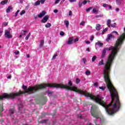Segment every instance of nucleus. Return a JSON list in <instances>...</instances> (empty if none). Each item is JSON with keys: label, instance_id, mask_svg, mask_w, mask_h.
Returning a JSON list of instances; mask_svg holds the SVG:
<instances>
[{"label": "nucleus", "instance_id": "obj_1", "mask_svg": "<svg viewBox=\"0 0 125 125\" xmlns=\"http://www.w3.org/2000/svg\"><path fill=\"white\" fill-rule=\"evenodd\" d=\"M103 74L106 86L110 92V96L111 97V102L108 105H107L106 103L103 101L104 97H101L99 95H97L96 96L92 95L90 93H88L86 91H84L82 90L78 89V88L76 86L71 87L73 85V83H72V81L71 80L68 82V84L69 86L68 85L61 84L60 83H49V84H52L57 87L48 86V87H54L56 88H61V89L71 90L75 92H78L80 94H83V95H84L85 97H90L91 100H94L96 103H97L98 104L103 106V107H104L108 115H109V116H113L114 114L117 113V112L119 110V94H118V91L116 88H115L114 85L112 83V82H111V79H110V71L109 73V81H106V80L105 79L104 69Z\"/></svg>", "mask_w": 125, "mask_h": 125}, {"label": "nucleus", "instance_id": "obj_2", "mask_svg": "<svg viewBox=\"0 0 125 125\" xmlns=\"http://www.w3.org/2000/svg\"><path fill=\"white\" fill-rule=\"evenodd\" d=\"M47 86H53V87H57V86L49 84V83H46L44 85L39 84L36 85L34 86H29L28 87L27 86L23 84L22 88L24 91L20 90L17 93H11L9 94L4 93L2 96H0V100H2V99H15L16 97L20 96L21 94H25V93H35L37 91H39L40 89H43V88H45Z\"/></svg>", "mask_w": 125, "mask_h": 125}, {"label": "nucleus", "instance_id": "obj_3", "mask_svg": "<svg viewBox=\"0 0 125 125\" xmlns=\"http://www.w3.org/2000/svg\"><path fill=\"white\" fill-rule=\"evenodd\" d=\"M91 115L92 117L99 119V114L98 113V106L95 104H93L91 107Z\"/></svg>", "mask_w": 125, "mask_h": 125}, {"label": "nucleus", "instance_id": "obj_4", "mask_svg": "<svg viewBox=\"0 0 125 125\" xmlns=\"http://www.w3.org/2000/svg\"><path fill=\"white\" fill-rule=\"evenodd\" d=\"M5 37L6 39H12L13 36L9 30H5Z\"/></svg>", "mask_w": 125, "mask_h": 125}, {"label": "nucleus", "instance_id": "obj_5", "mask_svg": "<svg viewBox=\"0 0 125 125\" xmlns=\"http://www.w3.org/2000/svg\"><path fill=\"white\" fill-rule=\"evenodd\" d=\"M49 19V16L48 15H46L43 18V19L41 20L42 23H46L47 21Z\"/></svg>", "mask_w": 125, "mask_h": 125}, {"label": "nucleus", "instance_id": "obj_6", "mask_svg": "<svg viewBox=\"0 0 125 125\" xmlns=\"http://www.w3.org/2000/svg\"><path fill=\"white\" fill-rule=\"evenodd\" d=\"M107 50H109V48H105L103 50L102 54L101 56V58H104L105 56H106V53L107 52Z\"/></svg>", "mask_w": 125, "mask_h": 125}, {"label": "nucleus", "instance_id": "obj_7", "mask_svg": "<svg viewBox=\"0 0 125 125\" xmlns=\"http://www.w3.org/2000/svg\"><path fill=\"white\" fill-rule=\"evenodd\" d=\"M73 41H74V38L73 37H70L68 39V41L67 42V44H72L73 43Z\"/></svg>", "mask_w": 125, "mask_h": 125}, {"label": "nucleus", "instance_id": "obj_8", "mask_svg": "<svg viewBox=\"0 0 125 125\" xmlns=\"http://www.w3.org/2000/svg\"><path fill=\"white\" fill-rule=\"evenodd\" d=\"M45 14H46V12L42 11V13H40L39 15H38V17L39 18H42V17H43Z\"/></svg>", "mask_w": 125, "mask_h": 125}, {"label": "nucleus", "instance_id": "obj_9", "mask_svg": "<svg viewBox=\"0 0 125 125\" xmlns=\"http://www.w3.org/2000/svg\"><path fill=\"white\" fill-rule=\"evenodd\" d=\"M9 112L10 114H12L14 113V112H15V108L14 107V106H11L9 110Z\"/></svg>", "mask_w": 125, "mask_h": 125}, {"label": "nucleus", "instance_id": "obj_10", "mask_svg": "<svg viewBox=\"0 0 125 125\" xmlns=\"http://www.w3.org/2000/svg\"><path fill=\"white\" fill-rule=\"evenodd\" d=\"M12 9H13L12 6H9L6 10V13H9L10 12V10H12Z\"/></svg>", "mask_w": 125, "mask_h": 125}, {"label": "nucleus", "instance_id": "obj_11", "mask_svg": "<svg viewBox=\"0 0 125 125\" xmlns=\"http://www.w3.org/2000/svg\"><path fill=\"white\" fill-rule=\"evenodd\" d=\"M3 111V106H2V105H0V116L1 117H2V112Z\"/></svg>", "mask_w": 125, "mask_h": 125}, {"label": "nucleus", "instance_id": "obj_12", "mask_svg": "<svg viewBox=\"0 0 125 125\" xmlns=\"http://www.w3.org/2000/svg\"><path fill=\"white\" fill-rule=\"evenodd\" d=\"M7 2H8V0H2L0 3L1 5H4V4H6Z\"/></svg>", "mask_w": 125, "mask_h": 125}, {"label": "nucleus", "instance_id": "obj_13", "mask_svg": "<svg viewBox=\"0 0 125 125\" xmlns=\"http://www.w3.org/2000/svg\"><path fill=\"white\" fill-rule=\"evenodd\" d=\"M96 30H97V31H100V30H101V25L99 24H97L96 25Z\"/></svg>", "mask_w": 125, "mask_h": 125}, {"label": "nucleus", "instance_id": "obj_14", "mask_svg": "<svg viewBox=\"0 0 125 125\" xmlns=\"http://www.w3.org/2000/svg\"><path fill=\"white\" fill-rule=\"evenodd\" d=\"M96 45H98V46L101 47V46H103V43L100 42H97L96 43Z\"/></svg>", "mask_w": 125, "mask_h": 125}, {"label": "nucleus", "instance_id": "obj_15", "mask_svg": "<svg viewBox=\"0 0 125 125\" xmlns=\"http://www.w3.org/2000/svg\"><path fill=\"white\" fill-rule=\"evenodd\" d=\"M44 43V41L41 40L40 42V47L42 48L43 46V44Z\"/></svg>", "mask_w": 125, "mask_h": 125}, {"label": "nucleus", "instance_id": "obj_16", "mask_svg": "<svg viewBox=\"0 0 125 125\" xmlns=\"http://www.w3.org/2000/svg\"><path fill=\"white\" fill-rule=\"evenodd\" d=\"M122 1H123V0H116V3L118 5H121V4H122Z\"/></svg>", "mask_w": 125, "mask_h": 125}, {"label": "nucleus", "instance_id": "obj_17", "mask_svg": "<svg viewBox=\"0 0 125 125\" xmlns=\"http://www.w3.org/2000/svg\"><path fill=\"white\" fill-rule=\"evenodd\" d=\"M113 38V35L110 34L107 39H106V42H109L110 41V40H111L112 38Z\"/></svg>", "mask_w": 125, "mask_h": 125}, {"label": "nucleus", "instance_id": "obj_18", "mask_svg": "<svg viewBox=\"0 0 125 125\" xmlns=\"http://www.w3.org/2000/svg\"><path fill=\"white\" fill-rule=\"evenodd\" d=\"M107 25L109 27H111V20H108L107 21Z\"/></svg>", "mask_w": 125, "mask_h": 125}, {"label": "nucleus", "instance_id": "obj_19", "mask_svg": "<svg viewBox=\"0 0 125 125\" xmlns=\"http://www.w3.org/2000/svg\"><path fill=\"white\" fill-rule=\"evenodd\" d=\"M101 65H104V60L103 59L99 62V66H101Z\"/></svg>", "mask_w": 125, "mask_h": 125}, {"label": "nucleus", "instance_id": "obj_20", "mask_svg": "<svg viewBox=\"0 0 125 125\" xmlns=\"http://www.w3.org/2000/svg\"><path fill=\"white\" fill-rule=\"evenodd\" d=\"M45 27H46V28H49V27H51V23H47V24H46L45 25Z\"/></svg>", "mask_w": 125, "mask_h": 125}, {"label": "nucleus", "instance_id": "obj_21", "mask_svg": "<svg viewBox=\"0 0 125 125\" xmlns=\"http://www.w3.org/2000/svg\"><path fill=\"white\" fill-rule=\"evenodd\" d=\"M40 4H41V1L39 0L35 3V6H37V5H40Z\"/></svg>", "mask_w": 125, "mask_h": 125}, {"label": "nucleus", "instance_id": "obj_22", "mask_svg": "<svg viewBox=\"0 0 125 125\" xmlns=\"http://www.w3.org/2000/svg\"><path fill=\"white\" fill-rule=\"evenodd\" d=\"M30 37H31V33H29L27 36L25 38V40H26V41H28V40H29V38H30Z\"/></svg>", "mask_w": 125, "mask_h": 125}, {"label": "nucleus", "instance_id": "obj_23", "mask_svg": "<svg viewBox=\"0 0 125 125\" xmlns=\"http://www.w3.org/2000/svg\"><path fill=\"white\" fill-rule=\"evenodd\" d=\"M64 23L66 28H68V27H69V21H65Z\"/></svg>", "mask_w": 125, "mask_h": 125}, {"label": "nucleus", "instance_id": "obj_24", "mask_svg": "<svg viewBox=\"0 0 125 125\" xmlns=\"http://www.w3.org/2000/svg\"><path fill=\"white\" fill-rule=\"evenodd\" d=\"M18 107L19 108V112H20V109L23 108V105L22 104H19L18 105Z\"/></svg>", "mask_w": 125, "mask_h": 125}, {"label": "nucleus", "instance_id": "obj_25", "mask_svg": "<svg viewBox=\"0 0 125 125\" xmlns=\"http://www.w3.org/2000/svg\"><path fill=\"white\" fill-rule=\"evenodd\" d=\"M96 58H97L96 56H94L92 58V62H94L96 60Z\"/></svg>", "mask_w": 125, "mask_h": 125}, {"label": "nucleus", "instance_id": "obj_26", "mask_svg": "<svg viewBox=\"0 0 125 125\" xmlns=\"http://www.w3.org/2000/svg\"><path fill=\"white\" fill-rule=\"evenodd\" d=\"M42 101H45V102H46V101H47V98L46 97H44L42 98Z\"/></svg>", "mask_w": 125, "mask_h": 125}, {"label": "nucleus", "instance_id": "obj_27", "mask_svg": "<svg viewBox=\"0 0 125 125\" xmlns=\"http://www.w3.org/2000/svg\"><path fill=\"white\" fill-rule=\"evenodd\" d=\"M25 13H26V11H25L24 10H23L20 12V15H23V14H25Z\"/></svg>", "mask_w": 125, "mask_h": 125}, {"label": "nucleus", "instance_id": "obj_28", "mask_svg": "<svg viewBox=\"0 0 125 125\" xmlns=\"http://www.w3.org/2000/svg\"><path fill=\"white\" fill-rule=\"evenodd\" d=\"M85 74L87 76H89V75H90V71H89L88 70H87L85 72Z\"/></svg>", "mask_w": 125, "mask_h": 125}, {"label": "nucleus", "instance_id": "obj_29", "mask_svg": "<svg viewBox=\"0 0 125 125\" xmlns=\"http://www.w3.org/2000/svg\"><path fill=\"white\" fill-rule=\"evenodd\" d=\"M92 8H93V7H90L89 8H88L87 9H86V11L87 12H88V11H90V10H91V9H92Z\"/></svg>", "mask_w": 125, "mask_h": 125}, {"label": "nucleus", "instance_id": "obj_30", "mask_svg": "<svg viewBox=\"0 0 125 125\" xmlns=\"http://www.w3.org/2000/svg\"><path fill=\"white\" fill-rule=\"evenodd\" d=\"M46 115V113H42L41 116V118H44L45 116Z\"/></svg>", "mask_w": 125, "mask_h": 125}, {"label": "nucleus", "instance_id": "obj_31", "mask_svg": "<svg viewBox=\"0 0 125 125\" xmlns=\"http://www.w3.org/2000/svg\"><path fill=\"white\" fill-rule=\"evenodd\" d=\"M83 1H82V0H80L79 2V7H82V5L83 4Z\"/></svg>", "mask_w": 125, "mask_h": 125}, {"label": "nucleus", "instance_id": "obj_32", "mask_svg": "<svg viewBox=\"0 0 125 125\" xmlns=\"http://www.w3.org/2000/svg\"><path fill=\"white\" fill-rule=\"evenodd\" d=\"M20 12V10H18L15 13V17H17L18 16V13Z\"/></svg>", "mask_w": 125, "mask_h": 125}, {"label": "nucleus", "instance_id": "obj_33", "mask_svg": "<svg viewBox=\"0 0 125 125\" xmlns=\"http://www.w3.org/2000/svg\"><path fill=\"white\" fill-rule=\"evenodd\" d=\"M93 12L94 13H98V11H97V9L96 8H94L93 10Z\"/></svg>", "mask_w": 125, "mask_h": 125}, {"label": "nucleus", "instance_id": "obj_34", "mask_svg": "<svg viewBox=\"0 0 125 125\" xmlns=\"http://www.w3.org/2000/svg\"><path fill=\"white\" fill-rule=\"evenodd\" d=\"M80 82H81V80H80V79H79V78L76 79V83H77V84H78V83H80Z\"/></svg>", "mask_w": 125, "mask_h": 125}, {"label": "nucleus", "instance_id": "obj_35", "mask_svg": "<svg viewBox=\"0 0 125 125\" xmlns=\"http://www.w3.org/2000/svg\"><path fill=\"white\" fill-rule=\"evenodd\" d=\"M57 56H58V55L57 54H55L52 57V59L54 60V59H56V57Z\"/></svg>", "mask_w": 125, "mask_h": 125}, {"label": "nucleus", "instance_id": "obj_36", "mask_svg": "<svg viewBox=\"0 0 125 125\" xmlns=\"http://www.w3.org/2000/svg\"><path fill=\"white\" fill-rule=\"evenodd\" d=\"M21 32H23V33H24L22 34V36H25L26 35L25 33H27V32H28V31H27V30H22Z\"/></svg>", "mask_w": 125, "mask_h": 125}, {"label": "nucleus", "instance_id": "obj_37", "mask_svg": "<svg viewBox=\"0 0 125 125\" xmlns=\"http://www.w3.org/2000/svg\"><path fill=\"white\" fill-rule=\"evenodd\" d=\"M82 3L84 5L85 4H86V3H87V0H84L83 1H82Z\"/></svg>", "mask_w": 125, "mask_h": 125}, {"label": "nucleus", "instance_id": "obj_38", "mask_svg": "<svg viewBox=\"0 0 125 125\" xmlns=\"http://www.w3.org/2000/svg\"><path fill=\"white\" fill-rule=\"evenodd\" d=\"M101 17H103V16L101 15L95 16L96 18H101Z\"/></svg>", "mask_w": 125, "mask_h": 125}, {"label": "nucleus", "instance_id": "obj_39", "mask_svg": "<svg viewBox=\"0 0 125 125\" xmlns=\"http://www.w3.org/2000/svg\"><path fill=\"white\" fill-rule=\"evenodd\" d=\"M85 24V21H83L82 22H81L80 24V25H82V26H83V25Z\"/></svg>", "mask_w": 125, "mask_h": 125}, {"label": "nucleus", "instance_id": "obj_40", "mask_svg": "<svg viewBox=\"0 0 125 125\" xmlns=\"http://www.w3.org/2000/svg\"><path fill=\"white\" fill-rule=\"evenodd\" d=\"M103 6L104 7H107V6H109V5L108 4L104 3L103 4Z\"/></svg>", "mask_w": 125, "mask_h": 125}, {"label": "nucleus", "instance_id": "obj_41", "mask_svg": "<svg viewBox=\"0 0 125 125\" xmlns=\"http://www.w3.org/2000/svg\"><path fill=\"white\" fill-rule=\"evenodd\" d=\"M108 29L109 28L108 27H106L103 30V32H104V33H105V32H107V31H108Z\"/></svg>", "mask_w": 125, "mask_h": 125}, {"label": "nucleus", "instance_id": "obj_42", "mask_svg": "<svg viewBox=\"0 0 125 125\" xmlns=\"http://www.w3.org/2000/svg\"><path fill=\"white\" fill-rule=\"evenodd\" d=\"M7 25H8V22H4L3 23V26H4V27L7 26Z\"/></svg>", "mask_w": 125, "mask_h": 125}, {"label": "nucleus", "instance_id": "obj_43", "mask_svg": "<svg viewBox=\"0 0 125 125\" xmlns=\"http://www.w3.org/2000/svg\"><path fill=\"white\" fill-rule=\"evenodd\" d=\"M74 42H77L79 41V38H77L74 40H73Z\"/></svg>", "mask_w": 125, "mask_h": 125}, {"label": "nucleus", "instance_id": "obj_44", "mask_svg": "<svg viewBox=\"0 0 125 125\" xmlns=\"http://www.w3.org/2000/svg\"><path fill=\"white\" fill-rule=\"evenodd\" d=\"M100 89H102V90H104L106 87L104 86H101V87H99Z\"/></svg>", "mask_w": 125, "mask_h": 125}, {"label": "nucleus", "instance_id": "obj_45", "mask_svg": "<svg viewBox=\"0 0 125 125\" xmlns=\"http://www.w3.org/2000/svg\"><path fill=\"white\" fill-rule=\"evenodd\" d=\"M94 86H96V87H97V86H98V83L95 82V83H94Z\"/></svg>", "mask_w": 125, "mask_h": 125}, {"label": "nucleus", "instance_id": "obj_46", "mask_svg": "<svg viewBox=\"0 0 125 125\" xmlns=\"http://www.w3.org/2000/svg\"><path fill=\"white\" fill-rule=\"evenodd\" d=\"M46 0H40V2L42 4H43L44 3V1H45Z\"/></svg>", "mask_w": 125, "mask_h": 125}, {"label": "nucleus", "instance_id": "obj_47", "mask_svg": "<svg viewBox=\"0 0 125 125\" xmlns=\"http://www.w3.org/2000/svg\"><path fill=\"white\" fill-rule=\"evenodd\" d=\"M83 62H84V64H85V62H86V59L85 58L83 59Z\"/></svg>", "mask_w": 125, "mask_h": 125}, {"label": "nucleus", "instance_id": "obj_48", "mask_svg": "<svg viewBox=\"0 0 125 125\" xmlns=\"http://www.w3.org/2000/svg\"><path fill=\"white\" fill-rule=\"evenodd\" d=\"M60 1V0H56V1H55V4H57V3H58Z\"/></svg>", "mask_w": 125, "mask_h": 125}, {"label": "nucleus", "instance_id": "obj_49", "mask_svg": "<svg viewBox=\"0 0 125 125\" xmlns=\"http://www.w3.org/2000/svg\"><path fill=\"white\" fill-rule=\"evenodd\" d=\"M14 53L16 55H18V54H19V51H16Z\"/></svg>", "mask_w": 125, "mask_h": 125}, {"label": "nucleus", "instance_id": "obj_50", "mask_svg": "<svg viewBox=\"0 0 125 125\" xmlns=\"http://www.w3.org/2000/svg\"><path fill=\"white\" fill-rule=\"evenodd\" d=\"M60 35L61 36H64V32H63V31H62V32L60 33Z\"/></svg>", "mask_w": 125, "mask_h": 125}, {"label": "nucleus", "instance_id": "obj_51", "mask_svg": "<svg viewBox=\"0 0 125 125\" xmlns=\"http://www.w3.org/2000/svg\"><path fill=\"white\" fill-rule=\"evenodd\" d=\"M68 16H72V11L69 12Z\"/></svg>", "mask_w": 125, "mask_h": 125}, {"label": "nucleus", "instance_id": "obj_52", "mask_svg": "<svg viewBox=\"0 0 125 125\" xmlns=\"http://www.w3.org/2000/svg\"><path fill=\"white\" fill-rule=\"evenodd\" d=\"M90 40L91 41H93V40H94V36H91Z\"/></svg>", "mask_w": 125, "mask_h": 125}, {"label": "nucleus", "instance_id": "obj_53", "mask_svg": "<svg viewBox=\"0 0 125 125\" xmlns=\"http://www.w3.org/2000/svg\"><path fill=\"white\" fill-rule=\"evenodd\" d=\"M111 26L112 28H116V25L114 24H111Z\"/></svg>", "mask_w": 125, "mask_h": 125}, {"label": "nucleus", "instance_id": "obj_54", "mask_svg": "<svg viewBox=\"0 0 125 125\" xmlns=\"http://www.w3.org/2000/svg\"><path fill=\"white\" fill-rule=\"evenodd\" d=\"M70 2H74L77 1V0H69Z\"/></svg>", "mask_w": 125, "mask_h": 125}, {"label": "nucleus", "instance_id": "obj_55", "mask_svg": "<svg viewBox=\"0 0 125 125\" xmlns=\"http://www.w3.org/2000/svg\"><path fill=\"white\" fill-rule=\"evenodd\" d=\"M54 13H57V12H58V10H57V9L54 10Z\"/></svg>", "mask_w": 125, "mask_h": 125}, {"label": "nucleus", "instance_id": "obj_56", "mask_svg": "<svg viewBox=\"0 0 125 125\" xmlns=\"http://www.w3.org/2000/svg\"><path fill=\"white\" fill-rule=\"evenodd\" d=\"M86 51H88V52H90V50L89 49V48H87L86 49Z\"/></svg>", "mask_w": 125, "mask_h": 125}, {"label": "nucleus", "instance_id": "obj_57", "mask_svg": "<svg viewBox=\"0 0 125 125\" xmlns=\"http://www.w3.org/2000/svg\"><path fill=\"white\" fill-rule=\"evenodd\" d=\"M48 94H52V93H53V92L52 91H48Z\"/></svg>", "mask_w": 125, "mask_h": 125}, {"label": "nucleus", "instance_id": "obj_58", "mask_svg": "<svg viewBox=\"0 0 125 125\" xmlns=\"http://www.w3.org/2000/svg\"><path fill=\"white\" fill-rule=\"evenodd\" d=\"M116 11H117V12H119V11H120V9H119V8H117L116 9Z\"/></svg>", "mask_w": 125, "mask_h": 125}, {"label": "nucleus", "instance_id": "obj_59", "mask_svg": "<svg viewBox=\"0 0 125 125\" xmlns=\"http://www.w3.org/2000/svg\"><path fill=\"white\" fill-rule=\"evenodd\" d=\"M86 43H87V44H89V43H90V42L87 41H86Z\"/></svg>", "mask_w": 125, "mask_h": 125}, {"label": "nucleus", "instance_id": "obj_60", "mask_svg": "<svg viewBox=\"0 0 125 125\" xmlns=\"http://www.w3.org/2000/svg\"><path fill=\"white\" fill-rule=\"evenodd\" d=\"M24 1V0H20V2L21 3H23V2Z\"/></svg>", "mask_w": 125, "mask_h": 125}, {"label": "nucleus", "instance_id": "obj_61", "mask_svg": "<svg viewBox=\"0 0 125 125\" xmlns=\"http://www.w3.org/2000/svg\"><path fill=\"white\" fill-rule=\"evenodd\" d=\"M108 7H109V9H112V6H111V5H108Z\"/></svg>", "mask_w": 125, "mask_h": 125}, {"label": "nucleus", "instance_id": "obj_62", "mask_svg": "<svg viewBox=\"0 0 125 125\" xmlns=\"http://www.w3.org/2000/svg\"><path fill=\"white\" fill-rule=\"evenodd\" d=\"M7 79H11V76H9L8 77H7Z\"/></svg>", "mask_w": 125, "mask_h": 125}, {"label": "nucleus", "instance_id": "obj_63", "mask_svg": "<svg viewBox=\"0 0 125 125\" xmlns=\"http://www.w3.org/2000/svg\"><path fill=\"white\" fill-rule=\"evenodd\" d=\"M113 33H115V34H118V32L116 31H113Z\"/></svg>", "mask_w": 125, "mask_h": 125}, {"label": "nucleus", "instance_id": "obj_64", "mask_svg": "<svg viewBox=\"0 0 125 125\" xmlns=\"http://www.w3.org/2000/svg\"><path fill=\"white\" fill-rule=\"evenodd\" d=\"M42 122H43V123H46V120H43L42 121Z\"/></svg>", "mask_w": 125, "mask_h": 125}]
</instances>
